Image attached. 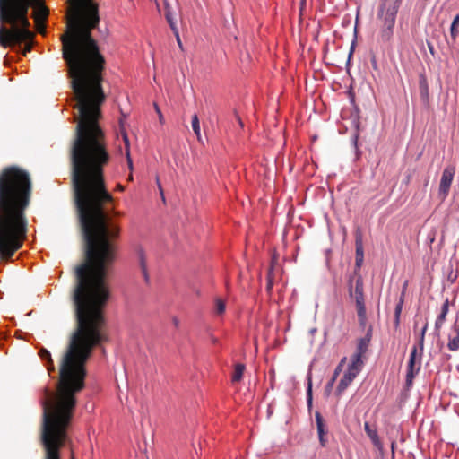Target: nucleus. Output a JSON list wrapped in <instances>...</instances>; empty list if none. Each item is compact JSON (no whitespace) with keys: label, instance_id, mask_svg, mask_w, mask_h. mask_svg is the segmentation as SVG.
<instances>
[{"label":"nucleus","instance_id":"nucleus-1","mask_svg":"<svg viewBox=\"0 0 459 459\" xmlns=\"http://www.w3.org/2000/svg\"><path fill=\"white\" fill-rule=\"evenodd\" d=\"M30 174L18 167L0 173V258L10 259L27 237L24 212L30 204Z\"/></svg>","mask_w":459,"mask_h":459},{"label":"nucleus","instance_id":"nucleus-2","mask_svg":"<svg viewBox=\"0 0 459 459\" xmlns=\"http://www.w3.org/2000/svg\"><path fill=\"white\" fill-rule=\"evenodd\" d=\"M34 4L39 6V14L46 18L48 12L40 0H0V22L9 23L10 28L0 27V45L4 48L24 44V51L30 52L34 44V32L28 19L29 7Z\"/></svg>","mask_w":459,"mask_h":459},{"label":"nucleus","instance_id":"nucleus-3","mask_svg":"<svg viewBox=\"0 0 459 459\" xmlns=\"http://www.w3.org/2000/svg\"><path fill=\"white\" fill-rule=\"evenodd\" d=\"M403 0H380L377 17L380 22L378 40L383 43L391 41L397 13Z\"/></svg>","mask_w":459,"mask_h":459},{"label":"nucleus","instance_id":"nucleus-4","mask_svg":"<svg viewBox=\"0 0 459 459\" xmlns=\"http://www.w3.org/2000/svg\"><path fill=\"white\" fill-rule=\"evenodd\" d=\"M349 295L355 300L359 325L361 327H365L367 323V310L364 299V284L361 276H359L356 279L354 288L352 285V279H350Z\"/></svg>","mask_w":459,"mask_h":459},{"label":"nucleus","instance_id":"nucleus-5","mask_svg":"<svg viewBox=\"0 0 459 459\" xmlns=\"http://www.w3.org/2000/svg\"><path fill=\"white\" fill-rule=\"evenodd\" d=\"M363 365V361H359L352 357L351 358V363L348 365L346 371L340 379L339 384L336 387L335 393L337 395H341L347 389V387L359 374Z\"/></svg>","mask_w":459,"mask_h":459},{"label":"nucleus","instance_id":"nucleus-6","mask_svg":"<svg viewBox=\"0 0 459 459\" xmlns=\"http://www.w3.org/2000/svg\"><path fill=\"white\" fill-rule=\"evenodd\" d=\"M421 359L422 357H420V351H418V347L414 345L410 352L405 383L407 387H410L412 385L413 379L419 374L421 368Z\"/></svg>","mask_w":459,"mask_h":459},{"label":"nucleus","instance_id":"nucleus-7","mask_svg":"<svg viewBox=\"0 0 459 459\" xmlns=\"http://www.w3.org/2000/svg\"><path fill=\"white\" fill-rule=\"evenodd\" d=\"M455 173V169L453 166L446 167L442 172L438 189V195L442 200H445L448 195Z\"/></svg>","mask_w":459,"mask_h":459},{"label":"nucleus","instance_id":"nucleus-8","mask_svg":"<svg viewBox=\"0 0 459 459\" xmlns=\"http://www.w3.org/2000/svg\"><path fill=\"white\" fill-rule=\"evenodd\" d=\"M373 335V327L370 325L363 337L359 338L357 342L356 351L351 356L352 358L363 361V355L368 351Z\"/></svg>","mask_w":459,"mask_h":459},{"label":"nucleus","instance_id":"nucleus-9","mask_svg":"<svg viewBox=\"0 0 459 459\" xmlns=\"http://www.w3.org/2000/svg\"><path fill=\"white\" fill-rule=\"evenodd\" d=\"M355 266L360 269L364 261V247L362 241V235L359 230H357L355 235Z\"/></svg>","mask_w":459,"mask_h":459},{"label":"nucleus","instance_id":"nucleus-10","mask_svg":"<svg viewBox=\"0 0 459 459\" xmlns=\"http://www.w3.org/2000/svg\"><path fill=\"white\" fill-rule=\"evenodd\" d=\"M419 90L422 105L425 108L429 106V90L427 77L424 74L419 75Z\"/></svg>","mask_w":459,"mask_h":459},{"label":"nucleus","instance_id":"nucleus-11","mask_svg":"<svg viewBox=\"0 0 459 459\" xmlns=\"http://www.w3.org/2000/svg\"><path fill=\"white\" fill-rule=\"evenodd\" d=\"M364 430L374 446L379 451L380 454L384 453V446L378 437L377 429H372L368 422L364 423Z\"/></svg>","mask_w":459,"mask_h":459},{"label":"nucleus","instance_id":"nucleus-12","mask_svg":"<svg viewBox=\"0 0 459 459\" xmlns=\"http://www.w3.org/2000/svg\"><path fill=\"white\" fill-rule=\"evenodd\" d=\"M315 418H316V429H317L320 445L322 446H325L326 444V439L325 438V435L326 434L327 431L325 429L324 419L319 411H316Z\"/></svg>","mask_w":459,"mask_h":459},{"label":"nucleus","instance_id":"nucleus-13","mask_svg":"<svg viewBox=\"0 0 459 459\" xmlns=\"http://www.w3.org/2000/svg\"><path fill=\"white\" fill-rule=\"evenodd\" d=\"M164 8H165V18L169 24V27L172 31H176V22L174 19V15L172 13L171 6L168 0L163 1Z\"/></svg>","mask_w":459,"mask_h":459},{"label":"nucleus","instance_id":"nucleus-14","mask_svg":"<svg viewBox=\"0 0 459 459\" xmlns=\"http://www.w3.org/2000/svg\"><path fill=\"white\" fill-rule=\"evenodd\" d=\"M454 330L455 332V336H449L447 348L452 351H455L459 350V325L455 324Z\"/></svg>","mask_w":459,"mask_h":459},{"label":"nucleus","instance_id":"nucleus-15","mask_svg":"<svg viewBox=\"0 0 459 459\" xmlns=\"http://www.w3.org/2000/svg\"><path fill=\"white\" fill-rule=\"evenodd\" d=\"M458 26H459V13H457L454 17L451 26H450V39H451V41L453 44L456 42L457 37L459 35Z\"/></svg>","mask_w":459,"mask_h":459},{"label":"nucleus","instance_id":"nucleus-16","mask_svg":"<svg viewBox=\"0 0 459 459\" xmlns=\"http://www.w3.org/2000/svg\"><path fill=\"white\" fill-rule=\"evenodd\" d=\"M306 396H307V408L310 411L312 409V405H313L312 380H311L310 373L307 374V387Z\"/></svg>","mask_w":459,"mask_h":459},{"label":"nucleus","instance_id":"nucleus-17","mask_svg":"<svg viewBox=\"0 0 459 459\" xmlns=\"http://www.w3.org/2000/svg\"><path fill=\"white\" fill-rule=\"evenodd\" d=\"M40 356H41L42 359L47 360V362H48V373L50 374L51 371H54V366H53V362H52L50 352L48 350H46V349H42L40 351Z\"/></svg>","mask_w":459,"mask_h":459},{"label":"nucleus","instance_id":"nucleus-18","mask_svg":"<svg viewBox=\"0 0 459 459\" xmlns=\"http://www.w3.org/2000/svg\"><path fill=\"white\" fill-rule=\"evenodd\" d=\"M244 370H245V365L237 364L235 366L234 374L232 376V381L238 382L239 380H241V378L243 377Z\"/></svg>","mask_w":459,"mask_h":459},{"label":"nucleus","instance_id":"nucleus-19","mask_svg":"<svg viewBox=\"0 0 459 459\" xmlns=\"http://www.w3.org/2000/svg\"><path fill=\"white\" fill-rule=\"evenodd\" d=\"M191 124H192V129H193L194 133L196 134L198 141L201 142L202 140H201V133H200V123H199V118L196 114H195L192 117Z\"/></svg>","mask_w":459,"mask_h":459},{"label":"nucleus","instance_id":"nucleus-20","mask_svg":"<svg viewBox=\"0 0 459 459\" xmlns=\"http://www.w3.org/2000/svg\"><path fill=\"white\" fill-rule=\"evenodd\" d=\"M428 329V323H426L421 331H420V337H419V351H420V357H422V354H423V350H424V340H425V333H426V331Z\"/></svg>","mask_w":459,"mask_h":459},{"label":"nucleus","instance_id":"nucleus-21","mask_svg":"<svg viewBox=\"0 0 459 459\" xmlns=\"http://www.w3.org/2000/svg\"><path fill=\"white\" fill-rule=\"evenodd\" d=\"M448 310H449V301H448V299H446L445 300V302L442 304L440 313L437 318L439 319V321L445 322L446 317L448 313Z\"/></svg>","mask_w":459,"mask_h":459},{"label":"nucleus","instance_id":"nucleus-22","mask_svg":"<svg viewBox=\"0 0 459 459\" xmlns=\"http://www.w3.org/2000/svg\"><path fill=\"white\" fill-rule=\"evenodd\" d=\"M136 253H137L139 265H140L141 269L147 268L146 259H145V255H144L143 249L142 247H138Z\"/></svg>","mask_w":459,"mask_h":459},{"label":"nucleus","instance_id":"nucleus-23","mask_svg":"<svg viewBox=\"0 0 459 459\" xmlns=\"http://www.w3.org/2000/svg\"><path fill=\"white\" fill-rule=\"evenodd\" d=\"M123 136H124V141H125V144L126 147V159H127V162H128V167L130 169H133V161L131 160L130 152H129V140L126 134Z\"/></svg>","mask_w":459,"mask_h":459},{"label":"nucleus","instance_id":"nucleus-24","mask_svg":"<svg viewBox=\"0 0 459 459\" xmlns=\"http://www.w3.org/2000/svg\"><path fill=\"white\" fill-rule=\"evenodd\" d=\"M215 306H216V312L218 314H222L225 311L226 306L222 299H217L215 301Z\"/></svg>","mask_w":459,"mask_h":459},{"label":"nucleus","instance_id":"nucleus-25","mask_svg":"<svg viewBox=\"0 0 459 459\" xmlns=\"http://www.w3.org/2000/svg\"><path fill=\"white\" fill-rule=\"evenodd\" d=\"M403 298L401 297L399 302L395 306L394 316H401V313L403 310Z\"/></svg>","mask_w":459,"mask_h":459},{"label":"nucleus","instance_id":"nucleus-26","mask_svg":"<svg viewBox=\"0 0 459 459\" xmlns=\"http://www.w3.org/2000/svg\"><path fill=\"white\" fill-rule=\"evenodd\" d=\"M173 33L176 36L178 47L182 49L183 46H182V42H181V39H180V37H179V33H178V30L177 26H176V31H173Z\"/></svg>","mask_w":459,"mask_h":459},{"label":"nucleus","instance_id":"nucleus-27","mask_svg":"<svg viewBox=\"0 0 459 459\" xmlns=\"http://www.w3.org/2000/svg\"><path fill=\"white\" fill-rule=\"evenodd\" d=\"M141 271H142L144 281L146 283H149L150 282V277H149V273H148L147 268L141 269Z\"/></svg>","mask_w":459,"mask_h":459},{"label":"nucleus","instance_id":"nucleus-28","mask_svg":"<svg viewBox=\"0 0 459 459\" xmlns=\"http://www.w3.org/2000/svg\"><path fill=\"white\" fill-rule=\"evenodd\" d=\"M444 322L443 321H439V319H436V322H435V331L436 332H439L440 328L442 327Z\"/></svg>","mask_w":459,"mask_h":459},{"label":"nucleus","instance_id":"nucleus-29","mask_svg":"<svg viewBox=\"0 0 459 459\" xmlns=\"http://www.w3.org/2000/svg\"><path fill=\"white\" fill-rule=\"evenodd\" d=\"M358 134H354L351 137V142H352V144L354 145V147L357 149L358 147Z\"/></svg>","mask_w":459,"mask_h":459},{"label":"nucleus","instance_id":"nucleus-30","mask_svg":"<svg viewBox=\"0 0 459 459\" xmlns=\"http://www.w3.org/2000/svg\"><path fill=\"white\" fill-rule=\"evenodd\" d=\"M341 371H342V363H339V365L334 369L333 377H337V376L340 374Z\"/></svg>","mask_w":459,"mask_h":459},{"label":"nucleus","instance_id":"nucleus-31","mask_svg":"<svg viewBox=\"0 0 459 459\" xmlns=\"http://www.w3.org/2000/svg\"><path fill=\"white\" fill-rule=\"evenodd\" d=\"M154 106H155V109H156V111H157V113H158L159 119H160V121L162 123V121H163V116H162V114H161V111H160V108L158 107V105H157V104H155Z\"/></svg>","mask_w":459,"mask_h":459},{"label":"nucleus","instance_id":"nucleus-32","mask_svg":"<svg viewBox=\"0 0 459 459\" xmlns=\"http://www.w3.org/2000/svg\"><path fill=\"white\" fill-rule=\"evenodd\" d=\"M354 45H355V41L352 42L351 49H350V52H349L348 61H347L348 64L350 63L351 57L352 56V53H353V50H354Z\"/></svg>","mask_w":459,"mask_h":459},{"label":"nucleus","instance_id":"nucleus-33","mask_svg":"<svg viewBox=\"0 0 459 459\" xmlns=\"http://www.w3.org/2000/svg\"><path fill=\"white\" fill-rule=\"evenodd\" d=\"M394 324L395 327H398L400 325V316H394Z\"/></svg>","mask_w":459,"mask_h":459},{"label":"nucleus","instance_id":"nucleus-34","mask_svg":"<svg viewBox=\"0 0 459 459\" xmlns=\"http://www.w3.org/2000/svg\"><path fill=\"white\" fill-rule=\"evenodd\" d=\"M157 184H158V186H159V188H160V195H161L162 198L164 199L163 190H162V188H161V186H160V183L159 178H157Z\"/></svg>","mask_w":459,"mask_h":459},{"label":"nucleus","instance_id":"nucleus-35","mask_svg":"<svg viewBox=\"0 0 459 459\" xmlns=\"http://www.w3.org/2000/svg\"><path fill=\"white\" fill-rule=\"evenodd\" d=\"M335 379H336V377H333L332 379L330 380V382L328 383L327 387H329V388L332 387Z\"/></svg>","mask_w":459,"mask_h":459},{"label":"nucleus","instance_id":"nucleus-36","mask_svg":"<svg viewBox=\"0 0 459 459\" xmlns=\"http://www.w3.org/2000/svg\"><path fill=\"white\" fill-rule=\"evenodd\" d=\"M173 324H174V325H175L176 327H178V325H179V321H178V319L177 317H174V318H173Z\"/></svg>","mask_w":459,"mask_h":459},{"label":"nucleus","instance_id":"nucleus-37","mask_svg":"<svg viewBox=\"0 0 459 459\" xmlns=\"http://www.w3.org/2000/svg\"><path fill=\"white\" fill-rule=\"evenodd\" d=\"M153 1H154L155 4H156L158 10H160V4H159L158 0H153Z\"/></svg>","mask_w":459,"mask_h":459},{"label":"nucleus","instance_id":"nucleus-38","mask_svg":"<svg viewBox=\"0 0 459 459\" xmlns=\"http://www.w3.org/2000/svg\"><path fill=\"white\" fill-rule=\"evenodd\" d=\"M345 360H346L345 357L342 359V360L340 361V363H342V366L344 364Z\"/></svg>","mask_w":459,"mask_h":459},{"label":"nucleus","instance_id":"nucleus-39","mask_svg":"<svg viewBox=\"0 0 459 459\" xmlns=\"http://www.w3.org/2000/svg\"><path fill=\"white\" fill-rule=\"evenodd\" d=\"M429 48L430 53L433 54V47L429 45Z\"/></svg>","mask_w":459,"mask_h":459},{"label":"nucleus","instance_id":"nucleus-40","mask_svg":"<svg viewBox=\"0 0 459 459\" xmlns=\"http://www.w3.org/2000/svg\"><path fill=\"white\" fill-rule=\"evenodd\" d=\"M272 286H273L272 281H269L267 288H268V289H271V288H272Z\"/></svg>","mask_w":459,"mask_h":459},{"label":"nucleus","instance_id":"nucleus-41","mask_svg":"<svg viewBox=\"0 0 459 459\" xmlns=\"http://www.w3.org/2000/svg\"><path fill=\"white\" fill-rule=\"evenodd\" d=\"M268 413L271 414L272 413V410L270 409V407L268 408Z\"/></svg>","mask_w":459,"mask_h":459},{"label":"nucleus","instance_id":"nucleus-42","mask_svg":"<svg viewBox=\"0 0 459 459\" xmlns=\"http://www.w3.org/2000/svg\"><path fill=\"white\" fill-rule=\"evenodd\" d=\"M394 443H392V450H394Z\"/></svg>","mask_w":459,"mask_h":459}]
</instances>
